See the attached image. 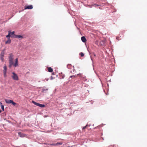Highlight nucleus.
Masks as SVG:
<instances>
[{
    "mask_svg": "<svg viewBox=\"0 0 147 147\" xmlns=\"http://www.w3.org/2000/svg\"><path fill=\"white\" fill-rule=\"evenodd\" d=\"M105 43V40H101L100 41V46L104 45Z\"/></svg>",
    "mask_w": 147,
    "mask_h": 147,
    "instance_id": "nucleus-6",
    "label": "nucleus"
},
{
    "mask_svg": "<svg viewBox=\"0 0 147 147\" xmlns=\"http://www.w3.org/2000/svg\"><path fill=\"white\" fill-rule=\"evenodd\" d=\"M71 66V64H68L67 65V67H68L69 66Z\"/></svg>",
    "mask_w": 147,
    "mask_h": 147,
    "instance_id": "nucleus-26",
    "label": "nucleus"
},
{
    "mask_svg": "<svg viewBox=\"0 0 147 147\" xmlns=\"http://www.w3.org/2000/svg\"><path fill=\"white\" fill-rule=\"evenodd\" d=\"M4 57H0V58L2 61L3 62L4 61Z\"/></svg>",
    "mask_w": 147,
    "mask_h": 147,
    "instance_id": "nucleus-20",
    "label": "nucleus"
},
{
    "mask_svg": "<svg viewBox=\"0 0 147 147\" xmlns=\"http://www.w3.org/2000/svg\"><path fill=\"white\" fill-rule=\"evenodd\" d=\"M4 76L5 77H6V71H3Z\"/></svg>",
    "mask_w": 147,
    "mask_h": 147,
    "instance_id": "nucleus-18",
    "label": "nucleus"
},
{
    "mask_svg": "<svg viewBox=\"0 0 147 147\" xmlns=\"http://www.w3.org/2000/svg\"><path fill=\"white\" fill-rule=\"evenodd\" d=\"M4 70L3 71H7V68L6 66L5 65L3 67Z\"/></svg>",
    "mask_w": 147,
    "mask_h": 147,
    "instance_id": "nucleus-17",
    "label": "nucleus"
},
{
    "mask_svg": "<svg viewBox=\"0 0 147 147\" xmlns=\"http://www.w3.org/2000/svg\"><path fill=\"white\" fill-rule=\"evenodd\" d=\"M48 70L50 72H52L53 71V69L51 67H48Z\"/></svg>",
    "mask_w": 147,
    "mask_h": 147,
    "instance_id": "nucleus-13",
    "label": "nucleus"
},
{
    "mask_svg": "<svg viewBox=\"0 0 147 147\" xmlns=\"http://www.w3.org/2000/svg\"><path fill=\"white\" fill-rule=\"evenodd\" d=\"M86 40L85 37L83 36V42L85 43V45H86V47L87 48V49H88V48H87V46L86 45Z\"/></svg>",
    "mask_w": 147,
    "mask_h": 147,
    "instance_id": "nucleus-12",
    "label": "nucleus"
},
{
    "mask_svg": "<svg viewBox=\"0 0 147 147\" xmlns=\"http://www.w3.org/2000/svg\"><path fill=\"white\" fill-rule=\"evenodd\" d=\"M71 78H72V77H75V76H71L70 77Z\"/></svg>",
    "mask_w": 147,
    "mask_h": 147,
    "instance_id": "nucleus-28",
    "label": "nucleus"
},
{
    "mask_svg": "<svg viewBox=\"0 0 147 147\" xmlns=\"http://www.w3.org/2000/svg\"><path fill=\"white\" fill-rule=\"evenodd\" d=\"M4 53L3 51H2L1 52L0 54V57H4Z\"/></svg>",
    "mask_w": 147,
    "mask_h": 147,
    "instance_id": "nucleus-14",
    "label": "nucleus"
},
{
    "mask_svg": "<svg viewBox=\"0 0 147 147\" xmlns=\"http://www.w3.org/2000/svg\"><path fill=\"white\" fill-rule=\"evenodd\" d=\"M11 37H15L16 38H23V37L22 36L20 35H14V36H11Z\"/></svg>",
    "mask_w": 147,
    "mask_h": 147,
    "instance_id": "nucleus-5",
    "label": "nucleus"
},
{
    "mask_svg": "<svg viewBox=\"0 0 147 147\" xmlns=\"http://www.w3.org/2000/svg\"><path fill=\"white\" fill-rule=\"evenodd\" d=\"M2 111L1 110H0V113Z\"/></svg>",
    "mask_w": 147,
    "mask_h": 147,
    "instance_id": "nucleus-31",
    "label": "nucleus"
},
{
    "mask_svg": "<svg viewBox=\"0 0 147 147\" xmlns=\"http://www.w3.org/2000/svg\"><path fill=\"white\" fill-rule=\"evenodd\" d=\"M80 54L81 55V57H83V53L82 52H81L80 53Z\"/></svg>",
    "mask_w": 147,
    "mask_h": 147,
    "instance_id": "nucleus-24",
    "label": "nucleus"
},
{
    "mask_svg": "<svg viewBox=\"0 0 147 147\" xmlns=\"http://www.w3.org/2000/svg\"><path fill=\"white\" fill-rule=\"evenodd\" d=\"M64 76H62V78H64Z\"/></svg>",
    "mask_w": 147,
    "mask_h": 147,
    "instance_id": "nucleus-30",
    "label": "nucleus"
},
{
    "mask_svg": "<svg viewBox=\"0 0 147 147\" xmlns=\"http://www.w3.org/2000/svg\"><path fill=\"white\" fill-rule=\"evenodd\" d=\"M33 6L32 5H26L24 7V9H32L33 8Z\"/></svg>",
    "mask_w": 147,
    "mask_h": 147,
    "instance_id": "nucleus-4",
    "label": "nucleus"
},
{
    "mask_svg": "<svg viewBox=\"0 0 147 147\" xmlns=\"http://www.w3.org/2000/svg\"><path fill=\"white\" fill-rule=\"evenodd\" d=\"M1 108L2 109L3 111H4V106L3 105H1Z\"/></svg>",
    "mask_w": 147,
    "mask_h": 147,
    "instance_id": "nucleus-21",
    "label": "nucleus"
},
{
    "mask_svg": "<svg viewBox=\"0 0 147 147\" xmlns=\"http://www.w3.org/2000/svg\"><path fill=\"white\" fill-rule=\"evenodd\" d=\"M9 67L10 68L13 64V58L11 56L9 57Z\"/></svg>",
    "mask_w": 147,
    "mask_h": 147,
    "instance_id": "nucleus-3",
    "label": "nucleus"
},
{
    "mask_svg": "<svg viewBox=\"0 0 147 147\" xmlns=\"http://www.w3.org/2000/svg\"><path fill=\"white\" fill-rule=\"evenodd\" d=\"M10 36H11L9 34V33L6 36V37L7 38H9V37Z\"/></svg>",
    "mask_w": 147,
    "mask_h": 147,
    "instance_id": "nucleus-22",
    "label": "nucleus"
},
{
    "mask_svg": "<svg viewBox=\"0 0 147 147\" xmlns=\"http://www.w3.org/2000/svg\"><path fill=\"white\" fill-rule=\"evenodd\" d=\"M11 39L9 38H8L7 40L5 42V44H9L11 43Z\"/></svg>",
    "mask_w": 147,
    "mask_h": 147,
    "instance_id": "nucleus-10",
    "label": "nucleus"
},
{
    "mask_svg": "<svg viewBox=\"0 0 147 147\" xmlns=\"http://www.w3.org/2000/svg\"><path fill=\"white\" fill-rule=\"evenodd\" d=\"M0 104L1 106V105H2V103L1 102H0Z\"/></svg>",
    "mask_w": 147,
    "mask_h": 147,
    "instance_id": "nucleus-29",
    "label": "nucleus"
},
{
    "mask_svg": "<svg viewBox=\"0 0 147 147\" xmlns=\"http://www.w3.org/2000/svg\"><path fill=\"white\" fill-rule=\"evenodd\" d=\"M81 40H82V41H83V36L81 38Z\"/></svg>",
    "mask_w": 147,
    "mask_h": 147,
    "instance_id": "nucleus-27",
    "label": "nucleus"
},
{
    "mask_svg": "<svg viewBox=\"0 0 147 147\" xmlns=\"http://www.w3.org/2000/svg\"><path fill=\"white\" fill-rule=\"evenodd\" d=\"M100 40H96L95 42V44L98 46H100Z\"/></svg>",
    "mask_w": 147,
    "mask_h": 147,
    "instance_id": "nucleus-9",
    "label": "nucleus"
},
{
    "mask_svg": "<svg viewBox=\"0 0 147 147\" xmlns=\"http://www.w3.org/2000/svg\"><path fill=\"white\" fill-rule=\"evenodd\" d=\"M32 102L35 105L38 106V105H39V103H37L36 102H35V101H32Z\"/></svg>",
    "mask_w": 147,
    "mask_h": 147,
    "instance_id": "nucleus-15",
    "label": "nucleus"
},
{
    "mask_svg": "<svg viewBox=\"0 0 147 147\" xmlns=\"http://www.w3.org/2000/svg\"><path fill=\"white\" fill-rule=\"evenodd\" d=\"M86 78H84L83 77V81H86Z\"/></svg>",
    "mask_w": 147,
    "mask_h": 147,
    "instance_id": "nucleus-25",
    "label": "nucleus"
},
{
    "mask_svg": "<svg viewBox=\"0 0 147 147\" xmlns=\"http://www.w3.org/2000/svg\"><path fill=\"white\" fill-rule=\"evenodd\" d=\"M9 33V34L11 35V36H14V32L13 31L12 32H11L10 31H8Z\"/></svg>",
    "mask_w": 147,
    "mask_h": 147,
    "instance_id": "nucleus-7",
    "label": "nucleus"
},
{
    "mask_svg": "<svg viewBox=\"0 0 147 147\" xmlns=\"http://www.w3.org/2000/svg\"><path fill=\"white\" fill-rule=\"evenodd\" d=\"M38 106L40 107H45V106L44 105H42L39 104Z\"/></svg>",
    "mask_w": 147,
    "mask_h": 147,
    "instance_id": "nucleus-16",
    "label": "nucleus"
},
{
    "mask_svg": "<svg viewBox=\"0 0 147 147\" xmlns=\"http://www.w3.org/2000/svg\"><path fill=\"white\" fill-rule=\"evenodd\" d=\"M85 127H83V129H85Z\"/></svg>",
    "mask_w": 147,
    "mask_h": 147,
    "instance_id": "nucleus-32",
    "label": "nucleus"
},
{
    "mask_svg": "<svg viewBox=\"0 0 147 147\" xmlns=\"http://www.w3.org/2000/svg\"><path fill=\"white\" fill-rule=\"evenodd\" d=\"M12 74H13V75L12 76V78L14 80H18L19 78L17 75L14 72H12Z\"/></svg>",
    "mask_w": 147,
    "mask_h": 147,
    "instance_id": "nucleus-2",
    "label": "nucleus"
},
{
    "mask_svg": "<svg viewBox=\"0 0 147 147\" xmlns=\"http://www.w3.org/2000/svg\"><path fill=\"white\" fill-rule=\"evenodd\" d=\"M5 100L7 104H11L14 106H15L16 105V103L12 100L7 99H5Z\"/></svg>",
    "mask_w": 147,
    "mask_h": 147,
    "instance_id": "nucleus-1",
    "label": "nucleus"
},
{
    "mask_svg": "<svg viewBox=\"0 0 147 147\" xmlns=\"http://www.w3.org/2000/svg\"><path fill=\"white\" fill-rule=\"evenodd\" d=\"M50 145L52 146H56V144H50Z\"/></svg>",
    "mask_w": 147,
    "mask_h": 147,
    "instance_id": "nucleus-23",
    "label": "nucleus"
},
{
    "mask_svg": "<svg viewBox=\"0 0 147 147\" xmlns=\"http://www.w3.org/2000/svg\"><path fill=\"white\" fill-rule=\"evenodd\" d=\"M18 134L19 136L21 137H23L24 136V135L23 134H22L21 132H19Z\"/></svg>",
    "mask_w": 147,
    "mask_h": 147,
    "instance_id": "nucleus-11",
    "label": "nucleus"
},
{
    "mask_svg": "<svg viewBox=\"0 0 147 147\" xmlns=\"http://www.w3.org/2000/svg\"><path fill=\"white\" fill-rule=\"evenodd\" d=\"M62 144V143L61 142H58L56 143V145H61Z\"/></svg>",
    "mask_w": 147,
    "mask_h": 147,
    "instance_id": "nucleus-19",
    "label": "nucleus"
},
{
    "mask_svg": "<svg viewBox=\"0 0 147 147\" xmlns=\"http://www.w3.org/2000/svg\"><path fill=\"white\" fill-rule=\"evenodd\" d=\"M18 65V58H17L15 59V63L13 64V66L15 67H16Z\"/></svg>",
    "mask_w": 147,
    "mask_h": 147,
    "instance_id": "nucleus-8",
    "label": "nucleus"
}]
</instances>
